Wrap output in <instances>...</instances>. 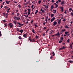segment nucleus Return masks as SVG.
<instances>
[{"instance_id": "1", "label": "nucleus", "mask_w": 73, "mask_h": 73, "mask_svg": "<svg viewBox=\"0 0 73 73\" xmlns=\"http://www.w3.org/2000/svg\"><path fill=\"white\" fill-rule=\"evenodd\" d=\"M8 25L9 27H10L11 28H13V25L11 23H9Z\"/></svg>"}, {"instance_id": "2", "label": "nucleus", "mask_w": 73, "mask_h": 73, "mask_svg": "<svg viewBox=\"0 0 73 73\" xmlns=\"http://www.w3.org/2000/svg\"><path fill=\"white\" fill-rule=\"evenodd\" d=\"M55 36H58V37H59L60 35V32H58V33L56 34H55Z\"/></svg>"}, {"instance_id": "3", "label": "nucleus", "mask_w": 73, "mask_h": 73, "mask_svg": "<svg viewBox=\"0 0 73 73\" xmlns=\"http://www.w3.org/2000/svg\"><path fill=\"white\" fill-rule=\"evenodd\" d=\"M57 20H58V24H60L61 23V19H57Z\"/></svg>"}, {"instance_id": "4", "label": "nucleus", "mask_w": 73, "mask_h": 73, "mask_svg": "<svg viewBox=\"0 0 73 73\" xmlns=\"http://www.w3.org/2000/svg\"><path fill=\"white\" fill-rule=\"evenodd\" d=\"M28 12L27 13L28 15H29L30 14V12H31V9H28Z\"/></svg>"}, {"instance_id": "5", "label": "nucleus", "mask_w": 73, "mask_h": 73, "mask_svg": "<svg viewBox=\"0 0 73 73\" xmlns=\"http://www.w3.org/2000/svg\"><path fill=\"white\" fill-rule=\"evenodd\" d=\"M17 23L18 25H19L18 26L19 27H21V24L20 23L17 22Z\"/></svg>"}, {"instance_id": "6", "label": "nucleus", "mask_w": 73, "mask_h": 73, "mask_svg": "<svg viewBox=\"0 0 73 73\" xmlns=\"http://www.w3.org/2000/svg\"><path fill=\"white\" fill-rule=\"evenodd\" d=\"M54 5L56 6V7H55V8H57L58 7V5L56 3H55L54 4Z\"/></svg>"}, {"instance_id": "7", "label": "nucleus", "mask_w": 73, "mask_h": 73, "mask_svg": "<svg viewBox=\"0 0 73 73\" xmlns=\"http://www.w3.org/2000/svg\"><path fill=\"white\" fill-rule=\"evenodd\" d=\"M10 8H9L8 9H7L6 11L7 12V13H9L10 12V11H9V10H10Z\"/></svg>"}, {"instance_id": "8", "label": "nucleus", "mask_w": 73, "mask_h": 73, "mask_svg": "<svg viewBox=\"0 0 73 73\" xmlns=\"http://www.w3.org/2000/svg\"><path fill=\"white\" fill-rule=\"evenodd\" d=\"M54 19H55V17H53L51 19V22H53V20H54Z\"/></svg>"}, {"instance_id": "9", "label": "nucleus", "mask_w": 73, "mask_h": 73, "mask_svg": "<svg viewBox=\"0 0 73 73\" xmlns=\"http://www.w3.org/2000/svg\"><path fill=\"white\" fill-rule=\"evenodd\" d=\"M60 9H61V11L64 12V9H63V7H60Z\"/></svg>"}, {"instance_id": "10", "label": "nucleus", "mask_w": 73, "mask_h": 73, "mask_svg": "<svg viewBox=\"0 0 73 73\" xmlns=\"http://www.w3.org/2000/svg\"><path fill=\"white\" fill-rule=\"evenodd\" d=\"M65 47H64V46H63L62 47L60 48L59 49L60 50H63V49H65Z\"/></svg>"}, {"instance_id": "11", "label": "nucleus", "mask_w": 73, "mask_h": 73, "mask_svg": "<svg viewBox=\"0 0 73 73\" xmlns=\"http://www.w3.org/2000/svg\"><path fill=\"white\" fill-rule=\"evenodd\" d=\"M57 24V22L56 21H54L53 23V25H54V26H55Z\"/></svg>"}, {"instance_id": "12", "label": "nucleus", "mask_w": 73, "mask_h": 73, "mask_svg": "<svg viewBox=\"0 0 73 73\" xmlns=\"http://www.w3.org/2000/svg\"><path fill=\"white\" fill-rule=\"evenodd\" d=\"M53 31L51 30L50 31V33H49L50 34V35H52V34H53Z\"/></svg>"}, {"instance_id": "13", "label": "nucleus", "mask_w": 73, "mask_h": 73, "mask_svg": "<svg viewBox=\"0 0 73 73\" xmlns=\"http://www.w3.org/2000/svg\"><path fill=\"white\" fill-rule=\"evenodd\" d=\"M48 17H47L46 19H45V21L46 22V23H47V21H48Z\"/></svg>"}, {"instance_id": "14", "label": "nucleus", "mask_w": 73, "mask_h": 73, "mask_svg": "<svg viewBox=\"0 0 73 73\" xmlns=\"http://www.w3.org/2000/svg\"><path fill=\"white\" fill-rule=\"evenodd\" d=\"M34 31V29H32V32H33V33H36V32H35Z\"/></svg>"}, {"instance_id": "15", "label": "nucleus", "mask_w": 73, "mask_h": 73, "mask_svg": "<svg viewBox=\"0 0 73 73\" xmlns=\"http://www.w3.org/2000/svg\"><path fill=\"white\" fill-rule=\"evenodd\" d=\"M10 3V1H6V4H9V3Z\"/></svg>"}, {"instance_id": "16", "label": "nucleus", "mask_w": 73, "mask_h": 73, "mask_svg": "<svg viewBox=\"0 0 73 73\" xmlns=\"http://www.w3.org/2000/svg\"><path fill=\"white\" fill-rule=\"evenodd\" d=\"M9 15V14L8 13H6V18H8V16Z\"/></svg>"}, {"instance_id": "17", "label": "nucleus", "mask_w": 73, "mask_h": 73, "mask_svg": "<svg viewBox=\"0 0 73 73\" xmlns=\"http://www.w3.org/2000/svg\"><path fill=\"white\" fill-rule=\"evenodd\" d=\"M23 36L24 37H25V38H26V37H27V34H25L23 35Z\"/></svg>"}, {"instance_id": "18", "label": "nucleus", "mask_w": 73, "mask_h": 73, "mask_svg": "<svg viewBox=\"0 0 73 73\" xmlns=\"http://www.w3.org/2000/svg\"><path fill=\"white\" fill-rule=\"evenodd\" d=\"M17 17L16 16H15L14 17V19L15 20H17Z\"/></svg>"}, {"instance_id": "19", "label": "nucleus", "mask_w": 73, "mask_h": 73, "mask_svg": "<svg viewBox=\"0 0 73 73\" xmlns=\"http://www.w3.org/2000/svg\"><path fill=\"white\" fill-rule=\"evenodd\" d=\"M64 1H62V2H61V4L63 6V4H64Z\"/></svg>"}, {"instance_id": "20", "label": "nucleus", "mask_w": 73, "mask_h": 73, "mask_svg": "<svg viewBox=\"0 0 73 73\" xmlns=\"http://www.w3.org/2000/svg\"><path fill=\"white\" fill-rule=\"evenodd\" d=\"M19 32H21V33H23V30L22 29L20 31H19Z\"/></svg>"}, {"instance_id": "21", "label": "nucleus", "mask_w": 73, "mask_h": 73, "mask_svg": "<svg viewBox=\"0 0 73 73\" xmlns=\"http://www.w3.org/2000/svg\"><path fill=\"white\" fill-rule=\"evenodd\" d=\"M13 23H14V24H15V25H16V24H17V23L16 22V21H13Z\"/></svg>"}, {"instance_id": "22", "label": "nucleus", "mask_w": 73, "mask_h": 73, "mask_svg": "<svg viewBox=\"0 0 73 73\" xmlns=\"http://www.w3.org/2000/svg\"><path fill=\"white\" fill-rule=\"evenodd\" d=\"M69 33V32H66V31L65 33V35H68V33Z\"/></svg>"}, {"instance_id": "23", "label": "nucleus", "mask_w": 73, "mask_h": 73, "mask_svg": "<svg viewBox=\"0 0 73 73\" xmlns=\"http://www.w3.org/2000/svg\"><path fill=\"white\" fill-rule=\"evenodd\" d=\"M29 40H30V41H32V40L31 39V36H30L29 38Z\"/></svg>"}, {"instance_id": "24", "label": "nucleus", "mask_w": 73, "mask_h": 73, "mask_svg": "<svg viewBox=\"0 0 73 73\" xmlns=\"http://www.w3.org/2000/svg\"><path fill=\"white\" fill-rule=\"evenodd\" d=\"M68 62H69L70 63H73V61L69 60L68 61Z\"/></svg>"}, {"instance_id": "25", "label": "nucleus", "mask_w": 73, "mask_h": 73, "mask_svg": "<svg viewBox=\"0 0 73 73\" xmlns=\"http://www.w3.org/2000/svg\"><path fill=\"white\" fill-rule=\"evenodd\" d=\"M41 0L38 1V4H40V3H41Z\"/></svg>"}, {"instance_id": "26", "label": "nucleus", "mask_w": 73, "mask_h": 73, "mask_svg": "<svg viewBox=\"0 0 73 73\" xmlns=\"http://www.w3.org/2000/svg\"><path fill=\"white\" fill-rule=\"evenodd\" d=\"M53 12L54 13H56V10H53Z\"/></svg>"}, {"instance_id": "27", "label": "nucleus", "mask_w": 73, "mask_h": 73, "mask_svg": "<svg viewBox=\"0 0 73 73\" xmlns=\"http://www.w3.org/2000/svg\"><path fill=\"white\" fill-rule=\"evenodd\" d=\"M60 40L61 41H62V40H63V37H60Z\"/></svg>"}, {"instance_id": "28", "label": "nucleus", "mask_w": 73, "mask_h": 73, "mask_svg": "<svg viewBox=\"0 0 73 73\" xmlns=\"http://www.w3.org/2000/svg\"><path fill=\"white\" fill-rule=\"evenodd\" d=\"M38 10H36V11L35 12V14H36L38 12Z\"/></svg>"}, {"instance_id": "29", "label": "nucleus", "mask_w": 73, "mask_h": 73, "mask_svg": "<svg viewBox=\"0 0 73 73\" xmlns=\"http://www.w3.org/2000/svg\"><path fill=\"white\" fill-rule=\"evenodd\" d=\"M65 28H69V27L68 26V25H66L65 26Z\"/></svg>"}, {"instance_id": "30", "label": "nucleus", "mask_w": 73, "mask_h": 73, "mask_svg": "<svg viewBox=\"0 0 73 73\" xmlns=\"http://www.w3.org/2000/svg\"><path fill=\"white\" fill-rule=\"evenodd\" d=\"M65 31V29H62V32H64Z\"/></svg>"}, {"instance_id": "31", "label": "nucleus", "mask_w": 73, "mask_h": 73, "mask_svg": "<svg viewBox=\"0 0 73 73\" xmlns=\"http://www.w3.org/2000/svg\"><path fill=\"white\" fill-rule=\"evenodd\" d=\"M70 47L71 49H72V44H71L70 45Z\"/></svg>"}, {"instance_id": "32", "label": "nucleus", "mask_w": 73, "mask_h": 73, "mask_svg": "<svg viewBox=\"0 0 73 73\" xmlns=\"http://www.w3.org/2000/svg\"><path fill=\"white\" fill-rule=\"evenodd\" d=\"M53 8H54V7H53V5H52L51 7V9H53Z\"/></svg>"}, {"instance_id": "33", "label": "nucleus", "mask_w": 73, "mask_h": 73, "mask_svg": "<svg viewBox=\"0 0 73 73\" xmlns=\"http://www.w3.org/2000/svg\"><path fill=\"white\" fill-rule=\"evenodd\" d=\"M19 38L20 39V40H21L22 39V38H21V37L20 36L19 37Z\"/></svg>"}, {"instance_id": "34", "label": "nucleus", "mask_w": 73, "mask_h": 73, "mask_svg": "<svg viewBox=\"0 0 73 73\" xmlns=\"http://www.w3.org/2000/svg\"><path fill=\"white\" fill-rule=\"evenodd\" d=\"M45 8L46 9H48V5L46 6L45 7Z\"/></svg>"}, {"instance_id": "35", "label": "nucleus", "mask_w": 73, "mask_h": 73, "mask_svg": "<svg viewBox=\"0 0 73 73\" xmlns=\"http://www.w3.org/2000/svg\"><path fill=\"white\" fill-rule=\"evenodd\" d=\"M54 16V15L52 14L51 15V17H52Z\"/></svg>"}, {"instance_id": "36", "label": "nucleus", "mask_w": 73, "mask_h": 73, "mask_svg": "<svg viewBox=\"0 0 73 73\" xmlns=\"http://www.w3.org/2000/svg\"><path fill=\"white\" fill-rule=\"evenodd\" d=\"M17 16L18 17H19V13H17Z\"/></svg>"}, {"instance_id": "37", "label": "nucleus", "mask_w": 73, "mask_h": 73, "mask_svg": "<svg viewBox=\"0 0 73 73\" xmlns=\"http://www.w3.org/2000/svg\"><path fill=\"white\" fill-rule=\"evenodd\" d=\"M20 18L18 17V18H17V20H20Z\"/></svg>"}, {"instance_id": "38", "label": "nucleus", "mask_w": 73, "mask_h": 73, "mask_svg": "<svg viewBox=\"0 0 73 73\" xmlns=\"http://www.w3.org/2000/svg\"><path fill=\"white\" fill-rule=\"evenodd\" d=\"M18 6V7L19 8H20L21 7V5H19Z\"/></svg>"}, {"instance_id": "39", "label": "nucleus", "mask_w": 73, "mask_h": 73, "mask_svg": "<svg viewBox=\"0 0 73 73\" xmlns=\"http://www.w3.org/2000/svg\"><path fill=\"white\" fill-rule=\"evenodd\" d=\"M32 41L33 42H35V39H32Z\"/></svg>"}, {"instance_id": "40", "label": "nucleus", "mask_w": 73, "mask_h": 73, "mask_svg": "<svg viewBox=\"0 0 73 73\" xmlns=\"http://www.w3.org/2000/svg\"><path fill=\"white\" fill-rule=\"evenodd\" d=\"M71 15H72V16H73V13L72 12L70 13Z\"/></svg>"}, {"instance_id": "41", "label": "nucleus", "mask_w": 73, "mask_h": 73, "mask_svg": "<svg viewBox=\"0 0 73 73\" xmlns=\"http://www.w3.org/2000/svg\"><path fill=\"white\" fill-rule=\"evenodd\" d=\"M4 8H5V9H7L8 8V7L7 6H5Z\"/></svg>"}, {"instance_id": "42", "label": "nucleus", "mask_w": 73, "mask_h": 73, "mask_svg": "<svg viewBox=\"0 0 73 73\" xmlns=\"http://www.w3.org/2000/svg\"><path fill=\"white\" fill-rule=\"evenodd\" d=\"M17 31H19V28H17Z\"/></svg>"}, {"instance_id": "43", "label": "nucleus", "mask_w": 73, "mask_h": 73, "mask_svg": "<svg viewBox=\"0 0 73 73\" xmlns=\"http://www.w3.org/2000/svg\"><path fill=\"white\" fill-rule=\"evenodd\" d=\"M45 33H44L43 34V36H45Z\"/></svg>"}, {"instance_id": "44", "label": "nucleus", "mask_w": 73, "mask_h": 73, "mask_svg": "<svg viewBox=\"0 0 73 73\" xmlns=\"http://www.w3.org/2000/svg\"><path fill=\"white\" fill-rule=\"evenodd\" d=\"M3 23H5L6 22V21H5V20H3Z\"/></svg>"}, {"instance_id": "45", "label": "nucleus", "mask_w": 73, "mask_h": 73, "mask_svg": "<svg viewBox=\"0 0 73 73\" xmlns=\"http://www.w3.org/2000/svg\"><path fill=\"white\" fill-rule=\"evenodd\" d=\"M69 40H69V39H68L67 40V42H70Z\"/></svg>"}, {"instance_id": "46", "label": "nucleus", "mask_w": 73, "mask_h": 73, "mask_svg": "<svg viewBox=\"0 0 73 73\" xmlns=\"http://www.w3.org/2000/svg\"><path fill=\"white\" fill-rule=\"evenodd\" d=\"M69 11H72V9L71 8H70L69 9Z\"/></svg>"}, {"instance_id": "47", "label": "nucleus", "mask_w": 73, "mask_h": 73, "mask_svg": "<svg viewBox=\"0 0 73 73\" xmlns=\"http://www.w3.org/2000/svg\"><path fill=\"white\" fill-rule=\"evenodd\" d=\"M4 25H5V27H7V24L5 23L4 24Z\"/></svg>"}, {"instance_id": "48", "label": "nucleus", "mask_w": 73, "mask_h": 73, "mask_svg": "<svg viewBox=\"0 0 73 73\" xmlns=\"http://www.w3.org/2000/svg\"><path fill=\"white\" fill-rule=\"evenodd\" d=\"M38 37V36H37V35H36L35 36V38H37Z\"/></svg>"}, {"instance_id": "49", "label": "nucleus", "mask_w": 73, "mask_h": 73, "mask_svg": "<svg viewBox=\"0 0 73 73\" xmlns=\"http://www.w3.org/2000/svg\"><path fill=\"white\" fill-rule=\"evenodd\" d=\"M28 4V2H27L25 4V5H27V4Z\"/></svg>"}, {"instance_id": "50", "label": "nucleus", "mask_w": 73, "mask_h": 73, "mask_svg": "<svg viewBox=\"0 0 73 73\" xmlns=\"http://www.w3.org/2000/svg\"><path fill=\"white\" fill-rule=\"evenodd\" d=\"M52 54H53V56H54V52H53L52 53Z\"/></svg>"}, {"instance_id": "51", "label": "nucleus", "mask_w": 73, "mask_h": 73, "mask_svg": "<svg viewBox=\"0 0 73 73\" xmlns=\"http://www.w3.org/2000/svg\"><path fill=\"white\" fill-rule=\"evenodd\" d=\"M42 13H44V10H42Z\"/></svg>"}, {"instance_id": "52", "label": "nucleus", "mask_w": 73, "mask_h": 73, "mask_svg": "<svg viewBox=\"0 0 73 73\" xmlns=\"http://www.w3.org/2000/svg\"><path fill=\"white\" fill-rule=\"evenodd\" d=\"M46 27H44L43 28L44 29H46Z\"/></svg>"}, {"instance_id": "53", "label": "nucleus", "mask_w": 73, "mask_h": 73, "mask_svg": "<svg viewBox=\"0 0 73 73\" xmlns=\"http://www.w3.org/2000/svg\"><path fill=\"white\" fill-rule=\"evenodd\" d=\"M52 3H54V1L53 0H52Z\"/></svg>"}, {"instance_id": "54", "label": "nucleus", "mask_w": 73, "mask_h": 73, "mask_svg": "<svg viewBox=\"0 0 73 73\" xmlns=\"http://www.w3.org/2000/svg\"><path fill=\"white\" fill-rule=\"evenodd\" d=\"M28 21L26 22L25 24H26L27 25V24H28Z\"/></svg>"}, {"instance_id": "55", "label": "nucleus", "mask_w": 73, "mask_h": 73, "mask_svg": "<svg viewBox=\"0 0 73 73\" xmlns=\"http://www.w3.org/2000/svg\"><path fill=\"white\" fill-rule=\"evenodd\" d=\"M61 42H62V41H61V40H60L59 41V43H61Z\"/></svg>"}, {"instance_id": "56", "label": "nucleus", "mask_w": 73, "mask_h": 73, "mask_svg": "<svg viewBox=\"0 0 73 73\" xmlns=\"http://www.w3.org/2000/svg\"><path fill=\"white\" fill-rule=\"evenodd\" d=\"M37 25V23H34V25L35 26V25Z\"/></svg>"}, {"instance_id": "57", "label": "nucleus", "mask_w": 73, "mask_h": 73, "mask_svg": "<svg viewBox=\"0 0 73 73\" xmlns=\"http://www.w3.org/2000/svg\"><path fill=\"white\" fill-rule=\"evenodd\" d=\"M35 28H37V25H35Z\"/></svg>"}, {"instance_id": "58", "label": "nucleus", "mask_w": 73, "mask_h": 73, "mask_svg": "<svg viewBox=\"0 0 73 73\" xmlns=\"http://www.w3.org/2000/svg\"><path fill=\"white\" fill-rule=\"evenodd\" d=\"M33 7H34V5H32L31 6L32 8Z\"/></svg>"}, {"instance_id": "59", "label": "nucleus", "mask_w": 73, "mask_h": 73, "mask_svg": "<svg viewBox=\"0 0 73 73\" xmlns=\"http://www.w3.org/2000/svg\"><path fill=\"white\" fill-rule=\"evenodd\" d=\"M29 19H27V21H29Z\"/></svg>"}, {"instance_id": "60", "label": "nucleus", "mask_w": 73, "mask_h": 73, "mask_svg": "<svg viewBox=\"0 0 73 73\" xmlns=\"http://www.w3.org/2000/svg\"><path fill=\"white\" fill-rule=\"evenodd\" d=\"M0 36H1V32L0 31Z\"/></svg>"}, {"instance_id": "61", "label": "nucleus", "mask_w": 73, "mask_h": 73, "mask_svg": "<svg viewBox=\"0 0 73 73\" xmlns=\"http://www.w3.org/2000/svg\"><path fill=\"white\" fill-rule=\"evenodd\" d=\"M58 1L60 3V2H61V0H58Z\"/></svg>"}, {"instance_id": "62", "label": "nucleus", "mask_w": 73, "mask_h": 73, "mask_svg": "<svg viewBox=\"0 0 73 73\" xmlns=\"http://www.w3.org/2000/svg\"><path fill=\"white\" fill-rule=\"evenodd\" d=\"M52 58H53V57L52 56H51L50 58L51 59Z\"/></svg>"}, {"instance_id": "63", "label": "nucleus", "mask_w": 73, "mask_h": 73, "mask_svg": "<svg viewBox=\"0 0 73 73\" xmlns=\"http://www.w3.org/2000/svg\"><path fill=\"white\" fill-rule=\"evenodd\" d=\"M63 21H66V20H65V19H64L63 20Z\"/></svg>"}, {"instance_id": "64", "label": "nucleus", "mask_w": 73, "mask_h": 73, "mask_svg": "<svg viewBox=\"0 0 73 73\" xmlns=\"http://www.w3.org/2000/svg\"><path fill=\"white\" fill-rule=\"evenodd\" d=\"M42 8H41V10H40V11H42Z\"/></svg>"}]
</instances>
